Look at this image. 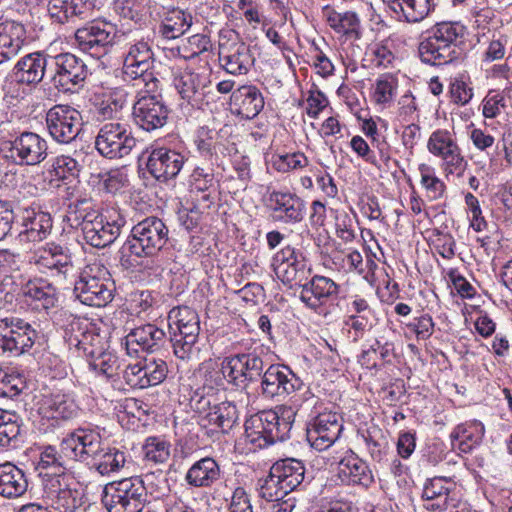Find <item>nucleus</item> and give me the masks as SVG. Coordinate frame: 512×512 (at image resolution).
Wrapping results in <instances>:
<instances>
[{
	"instance_id": "nucleus-1",
	"label": "nucleus",
	"mask_w": 512,
	"mask_h": 512,
	"mask_svg": "<svg viewBox=\"0 0 512 512\" xmlns=\"http://www.w3.org/2000/svg\"><path fill=\"white\" fill-rule=\"evenodd\" d=\"M311 274V267L304 255L293 259L292 263L282 266L277 271V278L291 288L298 286L299 299L304 306L317 314L326 312L330 302L335 300L339 294V285L329 277Z\"/></svg>"
},
{
	"instance_id": "nucleus-2",
	"label": "nucleus",
	"mask_w": 512,
	"mask_h": 512,
	"mask_svg": "<svg viewBox=\"0 0 512 512\" xmlns=\"http://www.w3.org/2000/svg\"><path fill=\"white\" fill-rule=\"evenodd\" d=\"M169 230L158 217L150 216L138 222L120 249L121 261L131 257H153L166 245Z\"/></svg>"
},
{
	"instance_id": "nucleus-3",
	"label": "nucleus",
	"mask_w": 512,
	"mask_h": 512,
	"mask_svg": "<svg viewBox=\"0 0 512 512\" xmlns=\"http://www.w3.org/2000/svg\"><path fill=\"white\" fill-rule=\"evenodd\" d=\"M115 283L108 268L99 261L87 264L74 285V294L83 304L104 307L114 297Z\"/></svg>"
},
{
	"instance_id": "nucleus-4",
	"label": "nucleus",
	"mask_w": 512,
	"mask_h": 512,
	"mask_svg": "<svg viewBox=\"0 0 512 512\" xmlns=\"http://www.w3.org/2000/svg\"><path fill=\"white\" fill-rule=\"evenodd\" d=\"M170 341L175 356L188 360L200 334V319L197 312L188 306H177L168 313Z\"/></svg>"
},
{
	"instance_id": "nucleus-5",
	"label": "nucleus",
	"mask_w": 512,
	"mask_h": 512,
	"mask_svg": "<svg viewBox=\"0 0 512 512\" xmlns=\"http://www.w3.org/2000/svg\"><path fill=\"white\" fill-rule=\"evenodd\" d=\"M101 501L108 512H141L147 503V490L140 478H124L106 484Z\"/></svg>"
},
{
	"instance_id": "nucleus-6",
	"label": "nucleus",
	"mask_w": 512,
	"mask_h": 512,
	"mask_svg": "<svg viewBox=\"0 0 512 512\" xmlns=\"http://www.w3.org/2000/svg\"><path fill=\"white\" fill-rule=\"evenodd\" d=\"M126 223L119 209L111 207L101 212L90 211L83 216L82 232L88 244L104 248L112 244L120 235Z\"/></svg>"
},
{
	"instance_id": "nucleus-7",
	"label": "nucleus",
	"mask_w": 512,
	"mask_h": 512,
	"mask_svg": "<svg viewBox=\"0 0 512 512\" xmlns=\"http://www.w3.org/2000/svg\"><path fill=\"white\" fill-rule=\"evenodd\" d=\"M0 156L8 164L35 166L47 158L48 144L39 134L24 131L1 144Z\"/></svg>"
},
{
	"instance_id": "nucleus-8",
	"label": "nucleus",
	"mask_w": 512,
	"mask_h": 512,
	"mask_svg": "<svg viewBox=\"0 0 512 512\" xmlns=\"http://www.w3.org/2000/svg\"><path fill=\"white\" fill-rule=\"evenodd\" d=\"M154 62L152 49L147 41L139 40L130 44L123 60V74L127 80L143 84L145 92L155 93L159 90L160 81L151 71Z\"/></svg>"
},
{
	"instance_id": "nucleus-9",
	"label": "nucleus",
	"mask_w": 512,
	"mask_h": 512,
	"mask_svg": "<svg viewBox=\"0 0 512 512\" xmlns=\"http://www.w3.org/2000/svg\"><path fill=\"white\" fill-rule=\"evenodd\" d=\"M116 33V26L111 22L93 20L76 30L75 41L81 51L100 58L113 46Z\"/></svg>"
},
{
	"instance_id": "nucleus-10",
	"label": "nucleus",
	"mask_w": 512,
	"mask_h": 512,
	"mask_svg": "<svg viewBox=\"0 0 512 512\" xmlns=\"http://www.w3.org/2000/svg\"><path fill=\"white\" fill-rule=\"evenodd\" d=\"M427 149L433 156L442 160L447 175L456 174L461 177L464 174L468 162L453 133L446 129L433 131L427 141Z\"/></svg>"
},
{
	"instance_id": "nucleus-11",
	"label": "nucleus",
	"mask_w": 512,
	"mask_h": 512,
	"mask_svg": "<svg viewBox=\"0 0 512 512\" xmlns=\"http://www.w3.org/2000/svg\"><path fill=\"white\" fill-rule=\"evenodd\" d=\"M136 146V139L129 127L120 122L104 124L95 139V148L108 159L123 158Z\"/></svg>"
},
{
	"instance_id": "nucleus-12",
	"label": "nucleus",
	"mask_w": 512,
	"mask_h": 512,
	"mask_svg": "<svg viewBox=\"0 0 512 512\" xmlns=\"http://www.w3.org/2000/svg\"><path fill=\"white\" fill-rule=\"evenodd\" d=\"M169 110L158 91L140 92L138 100L133 105V120L141 129L151 132L162 128L168 119Z\"/></svg>"
},
{
	"instance_id": "nucleus-13",
	"label": "nucleus",
	"mask_w": 512,
	"mask_h": 512,
	"mask_svg": "<svg viewBox=\"0 0 512 512\" xmlns=\"http://www.w3.org/2000/svg\"><path fill=\"white\" fill-rule=\"evenodd\" d=\"M50 136L59 143L73 141L82 127L81 113L69 105H55L46 113Z\"/></svg>"
},
{
	"instance_id": "nucleus-14",
	"label": "nucleus",
	"mask_w": 512,
	"mask_h": 512,
	"mask_svg": "<svg viewBox=\"0 0 512 512\" xmlns=\"http://www.w3.org/2000/svg\"><path fill=\"white\" fill-rule=\"evenodd\" d=\"M295 416L296 412L290 406H280L275 410H264L252 415V427L264 429L267 439H270L274 444L277 441H285L290 437Z\"/></svg>"
},
{
	"instance_id": "nucleus-15",
	"label": "nucleus",
	"mask_w": 512,
	"mask_h": 512,
	"mask_svg": "<svg viewBox=\"0 0 512 512\" xmlns=\"http://www.w3.org/2000/svg\"><path fill=\"white\" fill-rule=\"evenodd\" d=\"M52 59L55 65L52 77L55 88L62 92H74L83 86L88 69L82 59L71 53H61Z\"/></svg>"
},
{
	"instance_id": "nucleus-16",
	"label": "nucleus",
	"mask_w": 512,
	"mask_h": 512,
	"mask_svg": "<svg viewBox=\"0 0 512 512\" xmlns=\"http://www.w3.org/2000/svg\"><path fill=\"white\" fill-rule=\"evenodd\" d=\"M266 206L273 212L274 218L285 224L299 223L304 219L305 201L289 190H270L266 192Z\"/></svg>"
},
{
	"instance_id": "nucleus-17",
	"label": "nucleus",
	"mask_w": 512,
	"mask_h": 512,
	"mask_svg": "<svg viewBox=\"0 0 512 512\" xmlns=\"http://www.w3.org/2000/svg\"><path fill=\"white\" fill-rule=\"evenodd\" d=\"M104 445L96 429L79 428L63 438V446L72 461L91 463Z\"/></svg>"
},
{
	"instance_id": "nucleus-18",
	"label": "nucleus",
	"mask_w": 512,
	"mask_h": 512,
	"mask_svg": "<svg viewBox=\"0 0 512 512\" xmlns=\"http://www.w3.org/2000/svg\"><path fill=\"white\" fill-rule=\"evenodd\" d=\"M32 262L42 273L65 278L73 271V262L68 248L54 242L39 247L32 256Z\"/></svg>"
},
{
	"instance_id": "nucleus-19",
	"label": "nucleus",
	"mask_w": 512,
	"mask_h": 512,
	"mask_svg": "<svg viewBox=\"0 0 512 512\" xmlns=\"http://www.w3.org/2000/svg\"><path fill=\"white\" fill-rule=\"evenodd\" d=\"M343 430L342 417L335 412L318 414L307 428V440L313 448L322 451L331 447Z\"/></svg>"
},
{
	"instance_id": "nucleus-20",
	"label": "nucleus",
	"mask_w": 512,
	"mask_h": 512,
	"mask_svg": "<svg viewBox=\"0 0 512 512\" xmlns=\"http://www.w3.org/2000/svg\"><path fill=\"white\" fill-rule=\"evenodd\" d=\"M166 333L155 324H141L132 328L125 336L124 345L128 355L138 356L139 353H155L166 343Z\"/></svg>"
},
{
	"instance_id": "nucleus-21",
	"label": "nucleus",
	"mask_w": 512,
	"mask_h": 512,
	"mask_svg": "<svg viewBox=\"0 0 512 512\" xmlns=\"http://www.w3.org/2000/svg\"><path fill=\"white\" fill-rule=\"evenodd\" d=\"M184 163L185 157L181 153L166 147H159L150 152L146 167L153 178L166 183L176 178Z\"/></svg>"
},
{
	"instance_id": "nucleus-22",
	"label": "nucleus",
	"mask_w": 512,
	"mask_h": 512,
	"mask_svg": "<svg viewBox=\"0 0 512 512\" xmlns=\"http://www.w3.org/2000/svg\"><path fill=\"white\" fill-rule=\"evenodd\" d=\"M261 391L266 397L285 396L301 385L300 379L286 366L270 365L261 375Z\"/></svg>"
},
{
	"instance_id": "nucleus-23",
	"label": "nucleus",
	"mask_w": 512,
	"mask_h": 512,
	"mask_svg": "<svg viewBox=\"0 0 512 512\" xmlns=\"http://www.w3.org/2000/svg\"><path fill=\"white\" fill-rule=\"evenodd\" d=\"M323 17L327 25L338 35L340 41L355 42L362 38L363 28L356 12H339L329 6H325L323 8Z\"/></svg>"
},
{
	"instance_id": "nucleus-24",
	"label": "nucleus",
	"mask_w": 512,
	"mask_h": 512,
	"mask_svg": "<svg viewBox=\"0 0 512 512\" xmlns=\"http://www.w3.org/2000/svg\"><path fill=\"white\" fill-rule=\"evenodd\" d=\"M218 55L221 67L232 75H245L254 64L250 48L244 42L221 43Z\"/></svg>"
},
{
	"instance_id": "nucleus-25",
	"label": "nucleus",
	"mask_w": 512,
	"mask_h": 512,
	"mask_svg": "<svg viewBox=\"0 0 512 512\" xmlns=\"http://www.w3.org/2000/svg\"><path fill=\"white\" fill-rule=\"evenodd\" d=\"M48 56L40 52L29 53L21 57L6 78L17 84L36 85L44 77Z\"/></svg>"
},
{
	"instance_id": "nucleus-26",
	"label": "nucleus",
	"mask_w": 512,
	"mask_h": 512,
	"mask_svg": "<svg viewBox=\"0 0 512 512\" xmlns=\"http://www.w3.org/2000/svg\"><path fill=\"white\" fill-rule=\"evenodd\" d=\"M88 323L81 318H73L65 330V340L69 348H75L79 354L90 358L98 352L101 342L99 335L88 330Z\"/></svg>"
},
{
	"instance_id": "nucleus-27",
	"label": "nucleus",
	"mask_w": 512,
	"mask_h": 512,
	"mask_svg": "<svg viewBox=\"0 0 512 512\" xmlns=\"http://www.w3.org/2000/svg\"><path fill=\"white\" fill-rule=\"evenodd\" d=\"M21 294L25 301L38 310H49L56 307L58 293L56 287L47 279L35 277L21 286Z\"/></svg>"
},
{
	"instance_id": "nucleus-28",
	"label": "nucleus",
	"mask_w": 512,
	"mask_h": 512,
	"mask_svg": "<svg viewBox=\"0 0 512 512\" xmlns=\"http://www.w3.org/2000/svg\"><path fill=\"white\" fill-rule=\"evenodd\" d=\"M173 85L180 97L192 107L202 108L204 88L202 76L191 69H178L174 72Z\"/></svg>"
},
{
	"instance_id": "nucleus-29",
	"label": "nucleus",
	"mask_w": 512,
	"mask_h": 512,
	"mask_svg": "<svg viewBox=\"0 0 512 512\" xmlns=\"http://www.w3.org/2000/svg\"><path fill=\"white\" fill-rule=\"evenodd\" d=\"M52 218L49 213L25 209L22 216L20 242H40L47 238L52 230Z\"/></svg>"
},
{
	"instance_id": "nucleus-30",
	"label": "nucleus",
	"mask_w": 512,
	"mask_h": 512,
	"mask_svg": "<svg viewBox=\"0 0 512 512\" xmlns=\"http://www.w3.org/2000/svg\"><path fill=\"white\" fill-rule=\"evenodd\" d=\"M26 38L24 26L15 21L0 23V64L16 57Z\"/></svg>"
},
{
	"instance_id": "nucleus-31",
	"label": "nucleus",
	"mask_w": 512,
	"mask_h": 512,
	"mask_svg": "<svg viewBox=\"0 0 512 512\" xmlns=\"http://www.w3.org/2000/svg\"><path fill=\"white\" fill-rule=\"evenodd\" d=\"M231 104L245 119H253L264 108V98L260 90L254 85H243L232 92Z\"/></svg>"
},
{
	"instance_id": "nucleus-32",
	"label": "nucleus",
	"mask_w": 512,
	"mask_h": 512,
	"mask_svg": "<svg viewBox=\"0 0 512 512\" xmlns=\"http://www.w3.org/2000/svg\"><path fill=\"white\" fill-rule=\"evenodd\" d=\"M28 479L25 472L11 462L0 464V496L16 499L26 493Z\"/></svg>"
},
{
	"instance_id": "nucleus-33",
	"label": "nucleus",
	"mask_w": 512,
	"mask_h": 512,
	"mask_svg": "<svg viewBox=\"0 0 512 512\" xmlns=\"http://www.w3.org/2000/svg\"><path fill=\"white\" fill-rule=\"evenodd\" d=\"M454 483L446 477H434L424 485L422 498L426 502L425 509L429 511L447 510L450 504L449 494Z\"/></svg>"
},
{
	"instance_id": "nucleus-34",
	"label": "nucleus",
	"mask_w": 512,
	"mask_h": 512,
	"mask_svg": "<svg viewBox=\"0 0 512 512\" xmlns=\"http://www.w3.org/2000/svg\"><path fill=\"white\" fill-rule=\"evenodd\" d=\"M338 477L348 485L369 486L373 482L372 473L368 465L351 453L338 463Z\"/></svg>"
},
{
	"instance_id": "nucleus-35",
	"label": "nucleus",
	"mask_w": 512,
	"mask_h": 512,
	"mask_svg": "<svg viewBox=\"0 0 512 512\" xmlns=\"http://www.w3.org/2000/svg\"><path fill=\"white\" fill-rule=\"evenodd\" d=\"M220 473L218 463L211 457H204L188 469L185 480L192 487H210L219 480Z\"/></svg>"
},
{
	"instance_id": "nucleus-36",
	"label": "nucleus",
	"mask_w": 512,
	"mask_h": 512,
	"mask_svg": "<svg viewBox=\"0 0 512 512\" xmlns=\"http://www.w3.org/2000/svg\"><path fill=\"white\" fill-rule=\"evenodd\" d=\"M40 411L47 418L68 420L77 415L78 407L68 395L55 393L43 398Z\"/></svg>"
},
{
	"instance_id": "nucleus-37",
	"label": "nucleus",
	"mask_w": 512,
	"mask_h": 512,
	"mask_svg": "<svg viewBox=\"0 0 512 512\" xmlns=\"http://www.w3.org/2000/svg\"><path fill=\"white\" fill-rule=\"evenodd\" d=\"M273 475H276L284 484L285 489L293 491L304 480V464L294 458H286L275 462L271 468Z\"/></svg>"
},
{
	"instance_id": "nucleus-38",
	"label": "nucleus",
	"mask_w": 512,
	"mask_h": 512,
	"mask_svg": "<svg viewBox=\"0 0 512 512\" xmlns=\"http://www.w3.org/2000/svg\"><path fill=\"white\" fill-rule=\"evenodd\" d=\"M4 321H7L9 336L15 345L16 355L22 354L33 346L37 332L30 323L18 317H6Z\"/></svg>"
},
{
	"instance_id": "nucleus-39",
	"label": "nucleus",
	"mask_w": 512,
	"mask_h": 512,
	"mask_svg": "<svg viewBox=\"0 0 512 512\" xmlns=\"http://www.w3.org/2000/svg\"><path fill=\"white\" fill-rule=\"evenodd\" d=\"M239 412L234 402L223 401L213 405L211 412L207 414V423L217 427L221 433L228 434L238 423Z\"/></svg>"
},
{
	"instance_id": "nucleus-40",
	"label": "nucleus",
	"mask_w": 512,
	"mask_h": 512,
	"mask_svg": "<svg viewBox=\"0 0 512 512\" xmlns=\"http://www.w3.org/2000/svg\"><path fill=\"white\" fill-rule=\"evenodd\" d=\"M418 51L421 61L432 66L446 65L452 62L457 54V51L449 50L429 36L420 42Z\"/></svg>"
},
{
	"instance_id": "nucleus-41",
	"label": "nucleus",
	"mask_w": 512,
	"mask_h": 512,
	"mask_svg": "<svg viewBox=\"0 0 512 512\" xmlns=\"http://www.w3.org/2000/svg\"><path fill=\"white\" fill-rule=\"evenodd\" d=\"M58 487L52 483L49 489V497L52 506L60 512H76L83 505L82 494L77 489H71L68 485L62 486L57 480Z\"/></svg>"
},
{
	"instance_id": "nucleus-42",
	"label": "nucleus",
	"mask_w": 512,
	"mask_h": 512,
	"mask_svg": "<svg viewBox=\"0 0 512 512\" xmlns=\"http://www.w3.org/2000/svg\"><path fill=\"white\" fill-rule=\"evenodd\" d=\"M126 462L127 458L124 451L104 444L91 465L99 474L106 476L118 472L125 466Z\"/></svg>"
},
{
	"instance_id": "nucleus-43",
	"label": "nucleus",
	"mask_w": 512,
	"mask_h": 512,
	"mask_svg": "<svg viewBox=\"0 0 512 512\" xmlns=\"http://www.w3.org/2000/svg\"><path fill=\"white\" fill-rule=\"evenodd\" d=\"M484 425L479 421L457 425L451 433V439L459 441V449L468 453L479 444L484 436Z\"/></svg>"
},
{
	"instance_id": "nucleus-44",
	"label": "nucleus",
	"mask_w": 512,
	"mask_h": 512,
	"mask_svg": "<svg viewBox=\"0 0 512 512\" xmlns=\"http://www.w3.org/2000/svg\"><path fill=\"white\" fill-rule=\"evenodd\" d=\"M126 106L127 93L115 90L95 106L94 115L98 121L119 119Z\"/></svg>"
},
{
	"instance_id": "nucleus-45",
	"label": "nucleus",
	"mask_w": 512,
	"mask_h": 512,
	"mask_svg": "<svg viewBox=\"0 0 512 512\" xmlns=\"http://www.w3.org/2000/svg\"><path fill=\"white\" fill-rule=\"evenodd\" d=\"M428 36L449 50L456 51L457 44L464 36V26L457 22L437 23Z\"/></svg>"
},
{
	"instance_id": "nucleus-46",
	"label": "nucleus",
	"mask_w": 512,
	"mask_h": 512,
	"mask_svg": "<svg viewBox=\"0 0 512 512\" xmlns=\"http://www.w3.org/2000/svg\"><path fill=\"white\" fill-rule=\"evenodd\" d=\"M392 9L400 10L407 22L419 23L429 15L432 4L431 0H394Z\"/></svg>"
},
{
	"instance_id": "nucleus-47",
	"label": "nucleus",
	"mask_w": 512,
	"mask_h": 512,
	"mask_svg": "<svg viewBox=\"0 0 512 512\" xmlns=\"http://www.w3.org/2000/svg\"><path fill=\"white\" fill-rule=\"evenodd\" d=\"M398 90V79L393 74L379 76L373 86L372 99L377 105L390 106Z\"/></svg>"
},
{
	"instance_id": "nucleus-48",
	"label": "nucleus",
	"mask_w": 512,
	"mask_h": 512,
	"mask_svg": "<svg viewBox=\"0 0 512 512\" xmlns=\"http://www.w3.org/2000/svg\"><path fill=\"white\" fill-rule=\"evenodd\" d=\"M192 24V16L183 10H173L165 18L161 33L167 39H175L183 35Z\"/></svg>"
},
{
	"instance_id": "nucleus-49",
	"label": "nucleus",
	"mask_w": 512,
	"mask_h": 512,
	"mask_svg": "<svg viewBox=\"0 0 512 512\" xmlns=\"http://www.w3.org/2000/svg\"><path fill=\"white\" fill-rule=\"evenodd\" d=\"M64 449L63 440L58 451L54 446H46L40 454L39 465L43 469L52 468L57 472H63L70 467L71 457Z\"/></svg>"
},
{
	"instance_id": "nucleus-50",
	"label": "nucleus",
	"mask_w": 512,
	"mask_h": 512,
	"mask_svg": "<svg viewBox=\"0 0 512 512\" xmlns=\"http://www.w3.org/2000/svg\"><path fill=\"white\" fill-rule=\"evenodd\" d=\"M20 418L11 411L0 409V446H9L20 434Z\"/></svg>"
},
{
	"instance_id": "nucleus-51",
	"label": "nucleus",
	"mask_w": 512,
	"mask_h": 512,
	"mask_svg": "<svg viewBox=\"0 0 512 512\" xmlns=\"http://www.w3.org/2000/svg\"><path fill=\"white\" fill-rule=\"evenodd\" d=\"M308 163V158L301 152L273 154L270 159L271 167L279 173H288L293 170L302 169Z\"/></svg>"
},
{
	"instance_id": "nucleus-52",
	"label": "nucleus",
	"mask_w": 512,
	"mask_h": 512,
	"mask_svg": "<svg viewBox=\"0 0 512 512\" xmlns=\"http://www.w3.org/2000/svg\"><path fill=\"white\" fill-rule=\"evenodd\" d=\"M139 363L142 367L147 388L162 383L167 377L168 366L164 360L151 357L144 358Z\"/></svg>"
},
{
	"instance_id": "nucleus-53",
	"label": "nucleus",
	"mask_w": 512,
	"mask_h": 512,
	"mask_svg": "<svg viewBox=\"0 0 512 512\" xmlns=\"http://www.w3.org/2000/svg\"><path fill=\"white\" fill-rule=\"evenodd\" d=\"M273 474V471L270 469L269 474L264 479L260 480L259 494L261 498L269 502H279L290 493L291 490L285 489L281 480Z\"/></svg>"
},
{
	"instance_id": "nucleus-54",
	"label": "nucleus",
	"mask_w": 512,
	"mask_h": 512,
	"mask_svg": "<svg viewBox=\"0 0 512 512\" xmlns=\"http://www.w3.org/2000/svg\"><path fill=\"white\" fill-rule=\"evenodd\" d=\"M418 169L421 176V185L426 190L428 197L432 200L442 198L446 185L436 176L434 168L427 164H420Z\"/></svg>"
},
{
	"instance_id": "nucleus-55",
	"label": "nucleus",
	"mask_w": 512,
	"mask_h": 512,
	"mask_svg": "<svg viewBox=\"0 0 512 512\" xmlns=\"http://www.w3.org/2000/svg\"><path fill=\"white\" fill-rule=\"evenodd\" d=\"M240 363L242 364L243 379L246 385L249 382H254L260 379L264 370V361L255 352L239 353L237 354Z\"/></svg>"
},
{
	"instance_id": "nucleus-56",
	"label": "nucleus",
	"mask_w": 512,
	"mask_h": 512,
	"mask_svg": "<svg viewBox=\"0 0 512 512\" xmlns=\"http://www.w3.org/2000/svg\"><path fill=\"white\" fill-rule=\"evenodd\" d=\"M146 460L153 463H164L170 456V444L159 437H148L143 445Z\"/></svg>"
},
{
	"instance_id": "nucleus-57",
	"label": "nucleus",
	"mask_w": 512,
	"mask_h": 512,
	"mask_svg": "<svg viewBox=\"0 0 512 512\" xmlns=\"http://www.w3.org/2000/svg\"><path fill=\"white\" fill-rule=\"evenodd\" d=\"M89 367L93 371L111 378L117 369V357L101 348L89 358Z\"/></svg>"
},
{
	"instance_id": "nucleus-58",
	"label": "nucleus",
	"mask_w": 512,
	"mask_h": 512,
	"mask_svg": "<svg viewBox=\"0 0 512 512\" xmlns=\"http://www.w3.org/2000/svg\"><path fill=\"white\" fill-rule=\"evenodd\" d=\"M221 364L226 382L236 387L246 386L245 380L243 379L242 364L240 363L237 354L225 357Z\"/></svg>"
},
{
	"instance_id": "nucleus-59",
	"label": "nucleus",
	"mask_w": 512,
	"mask_h": 512,
	"mask_svg": "<svg viewBox=\"0 0 512 512\" xmlns=\"http://www.w3.org/2000/svg\"><path fill=\"white\" fill-rule=\"evenodd\" d=\"M192 190L206 193L214 187V169L197 166L194 168L189 179Z\"/></svg>"
},
{
	"instance_id": "nucleus-60",
	"label": "nucleus",
	"mask_w": 512,
	"mask_h": 512,
	"mask_svg": "<svg viewBox=\"0 0 512 512\" xmlns=\"http://www.w3.org/2000/svg\"><path fill=\"white\" fill-rule=\"evenodd\" d=\"M52 172L59 179L76 177L80 172V164L70 156L60 155L53 161Z\"/></svg>"
},
{
	"instance_id": "nucleus-61",
	"label": "nucleus",
	"mask_w": 512,
	"mask_h": 512,
	"mask_svg": "<svg viewBox=\"0 0 512 512\" xmlns=\"http://www.w3.org/2000/svg\"><path fill=\"white\" fill-rule=\"evenodd\" d=\"M465 204L470 215V227L476 232L484 231L488 224L482 215V210L477 197L468 192L465 195Z\"/></svg>"
},
{
	"instance_id": "nucleus-62",
	"label": "nucleus",
	"mask_w": 512,
	"mask_h": 512,
	"mask_svg": "<svg viewBox=\"0 0 512 512\" xmlns=\"http://www.w3.org/2000/svg\"><path fill=\"white\" fill-rule=\"evenodd\" d=\"M367 55L375 67L387 68L395 59L394 53L382 43L371 45L367 50Z\"/></svg>"
},
{
	"instance_id": "nucleus-63",
	"label": "nucleus",
	"mask_w": 512,
	"mask_h": 512,
	"mask_svg": "<svg viewBox=\"0 0 512 512\" xmlns=\"http://www.w3.org/2000/svg\"><path fill=\"white\" fill-rule=\"evenodd\" d=\"M252 416L245 422V441L252 445L253 449H263L272 445V441L267 439L264 429H256L252 427Z\"/></svg>"
},
{
	"instance_id": "nucleus-64",
	"label": "nucleus",
	"mask_w": 512,
	"mask_h": 512,
	"mask_svg": "<svg viewBox=\"0 0 512 512\" xmlns=\"http://www.w3.org/2000/svg\"><path fill=\"white\" fill-rule=\"evenodd\" d=\"M337 236L345 242L355 239L354 220L345 211L338 212L335 217Z\"/></svg>"
}]
</instances>
